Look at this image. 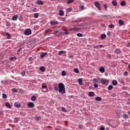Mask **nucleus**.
I'll use <instances>...</instances> for the list:
<instances>
[{
  "label": "nucleus",
  "mask_w": 130,
  "mask_h": 130,
  "mask_svg": "<svg viewBox=\"0 0 130 130\" xmlns=\"http://www.w3.org/2000/svg\"><path fill=\"white\" fill-rule=\"evenodd\" d=\"M59 88L58 92L61 94H64L66 93V88H64V84L62 83H60L58 85Z\"/></svg>",
  "instance_id": "nucleus-1"
},
{
  "label": "nucleus",
  "mask_w": 130,
  "mask_h": 130,
  "mask_svg": "<svg viewBox=\"0 0 130 130\" xmlns=\"http://www.w3.org/2000/svg\"><path fill=\"white\" fill-rule=\"evenodd\" d=\"M31 34H32V31L31 30V29L27 28L24 30V35L28 36L29 35H31Z\"/></svg>",
  "instance_id": "nucleus-2"
},
{
  "label": "nucleus",
  "mask_w": 130,
  "mask_h": 130,
  "mask_svg": "<svg viewBox=\"0 0 130 130\" xmlns=\"http://www.w3.org/2000/svg\"><path fill=\"white\" fill-rule=\"evenodd\" d=\"M94 5L96 8L98 9L99 11H102V9H101V7L100 6V4L98 2H94Z\"/></svg>",
  "instance_id": "nucleus-3"
},
{
  "label": "nucleus",
  "mask_w": 130,
  "mask_h": 130,
  "mask_svg": "<svg viewBox=\"0 0 130 130\" xmlns=\"http://www.w3.org/2000/svg\"><path fill=\"white\" fill-rule=\"evenodd\" d=\"M35 106V105L33 103H32V102H29L27 104V106L29 108H33V107H34Z\"/></svg>",
  "instance_id": "nucleus-4"
},
{
  "label": "nucleus",
  "mask_w": 130,
  "mask_h": 130,
  "mask_svg": "<svg viewBox=\"0 0 130 130\" xmlns=\"http://www.w3.org/2000/svg\"><path fill=\"white\" fill-rule=\"evenodd\" d=\"M58 24V22L57 21H50V25H57Z\"/></svg>",
  "instance_id": "nucleus-5"
},
{
  "label": "nucleus",
  "mask_w": 130,
  "mask_h": 130,
  "mask_svg": "<svg viewBox=\"0 0 130 130\" xmlns=\"http://www.w3.org/2000/svg\"><path fill=\"white\" fill-rule=\"evenodd\" d=\"M45 55H47V52H42L41 54V55H40V58L41 59L43 58L44 57V56H45Z\"/></svg>",
  "instance_id": "nucleus-6"
},
{
  "label": "nucleus",
  "mask_w": 130,
  "mask_h": 130,
  "mask_svg": "<svg viewBox=\"0 0 130 130\" xmlns=\"http://www.w3.org/2000/svg\"><path fill=\"white\" fill-rule=\"evenodd\" d=\"M101 83L103 84V85H105L106 83H107V80L105 79H102L101 80Z\"/></svg>",
  "instance_id": "nucleus-7"
},
{
  "label": "nucleus",
  "mask_w": 130,
  "mask_h": 130,
  "mask_svg": "<svg viewBox=\"0 0 130 130\" xmlns=\"http://www.w3.org/2000/svg\"><path fill=\"white\" fill-rule=\"evenodd\" d=\"M36 4L37 5L42 6L43 5V2L41 1V0H38L36 2Z\"/></svg>",
  "instance_id": "nucleus-8"
},
{
  "label": "nucleus",
  "mask_w": 130,
  "mask_h": 130,
  "mask_svg": "<svg viewBox=\"0 0 130 130\" xmlns=\"http://www.w3.org/2000/svg\"><path fill=\"white\" fill-rule=\"evenodd\" d=\"M100 73H104V72H105V68H104V67H103L100 68Z\"/></svg>",
  "instance_id": "nucleus-9"
},
{
  "label": "nucleus",
  "mask_w": 130,
  "mask_h": 130,
  "mask_svg": "<svg viewBox=\"0 0 130 130\" xmlns=\"http://www.w3.org/2000/svg\"><path fill=\"white\" fill-rule=\"evenodd\" d=\"M94 95H95V93H94V92L93 91H90L88 92V96L89 97H93Z\"/></svg>",
  "instance_id": "nucleus-10"
},
{
  "label": "nucleus",
  "mask_w": 130,
  "mask_h": 130,
  "mask_svg": "<svg viewBox=\"0 0 130 130\" xmlns=\"http://www.w3.org/2000/svg\"><path fill=\"white\" fill-rule=\"evenodd\" d=\"M40 70L41 72H42L43 73L45 72V67L44 66H41L40 67Z\"/></svg>",
  "instance_id": "nucleus-11"
},
{
  "label": "nucleus",
  "mask_w": 130,
  "mask_h": 130,
  "mask_svg": "<svg viewBox=\"0 0 130 130\" xmlns=\"http://www.w3.org/2000/svg\"><path fill=\"white\" fill-rule=\"evenodd\" d=\"M73 30H74V31H78V30H80V28L74 27L71 29H69L68 31H73Z\"/></svg>",
  "instance_id": "nucleus-12"
},
{
  "label": "nucleus",
  "mask_w": 130,
  "mask_h": 130,
  "mask_svg": "<svg viewBox=\"0 0 130 130\" xmlns=\"http://www.w3.org/2000/svg\"><path fill=\"white\" fill-rule=\"evenodd\" d=\"M124 24V22L121 19L119 20V24L120 25V26H123Z\"/></svg>",
  "instance_id": "nucleus-13"
},
{
  "label": "nucleus",
  "mask_w": 130,
  "mask_h": 130,
  "mask_svg": "<svg viewBox=\"0 0 130 130\" xmlns=\"http://www.w3.org/2000/svg\"><path fill=\"white\" fill-rule=\"evenodd\" d=\"M66 13L67 14H69V13L72 12V10H73V8L72 7H70L68 8V9H66Z\"/></svg>",
  "instance_id": "nucleus-14"
},
{
  "label": "nucleus",
  "mask_w": 130,
  "mask_h": 130,
  "mask_svg": "<svg viewBox=\"0 0 130 130\" xmlns=\"http://www.w3.org/2000/svg\"><path fill=\"white\" fill-rule=\"evenodd\" d=\"M95 101H99V102H100L101 100H102V99L100 96H96L95 98Z\"/></svg>",
  "instance_id": "nucleus-15"
},
{
  "label": "nucleus",
  "mask_w": 130,
  "mask_h": 130,
  "mask_svg": "<svg viewBox=\"0 0 130 130\" xmlns=\"http://www.w3.org/2000/svg\"><path fill=\"white\" fill-rule=\"evenodd\" d=\"M112 4L114 7H116V6H117V2L115 0H113L112 2Z\"/></svg>",
  "instance_id": "nucleus-16"
},
{
  "label": "nucleus",
  "mask_w": 130,
  "mask_h": 130,
  "mask_svg": "<svg viewBox=\"0 0 130 130\" xmlns=\"http://www.w3.org/2000/svg\"><path fill=\"white\" fill-rule=\"evenodd\" d=\"M6 36H7V39H11V38H12L11 35H10V33L9 32H6Z\"/></svg>",
  "instance_id": "nucleus-17"
},
{
  "label": "nucleus",
  "mask_w": 130,
  "mask_h": 130,
  "mask_svg": "<svg viewBox=\"0 0 130 130\" xmlns=\"http://www.w3.org/2000/svg\"><path fill=\"white\" fill-rule=\"evenodd\" d=\"M64 15V12H63V10H59V16H63Z\"/></svg>",
  "instance_id": "nucleus-18"
},
{
  "label": "nucleus",
  "mask_w": 130,
  "mask_h": 130,
  "mask_svg": "<svg viewBox=\"0 0 130 130\" xmlns=\"http://www.w3.org/2000/svg\"><path fill=\"white\" fill-rule=\"evenodd\" d=\"M115 52L117 53V54H119L121 52V51L119 49H116Z\"/></svg>",
  "instance_id": "nucleus-19"
},
{
  "label": "nucleus",
  "mask_w": 130,
  "mask_h": 130,
  "mask_svg": "<svg viewBox=\"0 0 130 130\" xmlns=\"http://www.w3.org/2000/svg\"><path fill=\"white\" fill-rule=\"evenodd\" d=\"M5 106H6V107H8V108H12V106H11V104H10V103H6Z\"/></svg>",
  "instance_id": "nucleus-20"
},
{
  "label": "nucleus",
  "mask_w": 130,
  "mask_h": 130,
  "mask_svg": "<svg viewBox=\"0 0 130 130\" xmlns=\"http://www.w3.org/2000/svg\"><path fill=\"white\" fill-rule=\"evenodd\" d=\"M78 83L80 86H82L83 85V80L81 78H79L78 79Z\"/></svg>",
  "instance_id": "nucleus-21"
},
{
  "label": "nucleus",
  "mask_w": 130,
  "mask_h": 130,
  "mask_svg": "<svg viewBox=\"0 0 130 130\" xmlns=\"http://www.w3.org/2000/svg\"><path fill=\"white\" fill-rule=\"evenodd\" d=\"M101 39H105L106 38V35L105 34H103L101 35Z\"/></svg>",
  "instance_id": "nucleus-22"
},
{
  "label": "nucleus",
  "mask_w": 130,
  "mask_h": 130,
  "mask_svg": "<svg viewBox=\"0 0 130 130\" xmlns=\"http://www.w3.org/2000/svg\"><path fill=\"white\" fill-rule=\"evenodd\" d=\"M18 19V15H14L13 17L12 18V21H15Z\"/></svg>",
  "instance_id": "nucleus-23"
},
{
  "label": "nucleus",
  "mask_w": 130,
  "mask_h": 130,
  "mask_svg": "<svg viewBox=\"0 0 130 130\" xmlns=\"http://www.w3.org/2000/svg\"><path fill=\"white\" fill-rule=\"evenodd\" d=\"M64 53H66V51H64L61 50V51H59L58 52L59 55H61L62 54H64Z\"/></svg>",
  "instance_id": "nucleus-24"
},
{
  "label": "nucleus",
  "mask_w": 130,
  "mask_h": 130,
  "mask_svg": "<svg viewBox=\"0 0 130 130\" xmlns=\"http://www.w3.org/2000/svg\"><path fill=\"white\" fill-rule=\"evenodd\" d=\"M36 99H37V97L35 95H32L31 97V100L32 101H36Z\"/></svg>",
  "instance_id": "nucleus-25"
},
{
  "label": "nucleus",
  "mask_w": 130,
  "mask_h": 130,
  "mask_svg": "<svg viewBox=\"0 0 130 130\" xmlns=\"http://www.w3.org/2000/svg\"><path fill=\"white\" fill-rule=\"evenodd\" d=\"M34 17L35 18V19H37V18L39 17V14L38 13H36L34 14Z\"/></svg>",
  "instance_id": "nucleus-26"
},
{
  "label": "nucleus",
  "mask_w": 130,
  "mask_h": 130,
  "mask_svg": "<svg viewBox=\"0 0 130 130\" xmlns=\"http://www.w3.org/2000/svg\"><path fill=\"white\" fill-rule=\"evenodd\" d=\"M74 71L76 74H79L80 73V71H79V69L78 68H75L74 69Z\"/></svg>",
  "instance_id": "nucleus-27"
},
{
  "label": "nucleus",
  "mask_w": 130,
  "mask_h": 130,
  "mask_svg": "<svg viewBox=\"0 0 130 130\" xmlns=\"http://www.w3.org/2000/svg\"><path fill=\"white\" fill-rule=\"evenodd\" d=\"M112 84L113 85V86H116V85H117V81L113 80L112 82Z\"/></svg>",
  "instance_id": "nucleus-28"
},
{
  "label": "nucleus",
  "mask_w": 130,
  "mask_h": 130,
  "mask_svg": "<svg viewBox=\"0 0 130 130\" xmlns=\"http://www.w3.org/2000/svg\"><path fill=\"white\" fill-rule=\"evenodd\" d=\"M112 89H113V86H112V85H110L108 87V89L109 90V91H111V90H112Z\"/></svg>",
  "instance_id": "nucleus-29"
},
{
  "label": "nucleus",
  "mask_w": 130,
  "mask_h": 130,
  "mask_svg": "<svg viewBox=\"0 0 130 130\" xmlns=\"http://www.w3.org/2000/svg\"><path fill=\"white\" fill-rule=\"evenodd\" d=\"M61 109L62 111H63V112H68V110L64 108V107H61Z\"/></svg>",
  "instance_id": "nucleus-30"
},
{
  "label": "nucleus",
  "mask_w": 130,
  "mask_h": 130,
  "mask_svg": "<svg viewBox=\"0 0 130 130\" xmlns=\"http://www.w3.org/2000/svg\"><path fill=\"white\" fill-rule=\"evenodd\" d=\"M121 6H122V7H124V6H125V5H126V3L125 2V1H122L120 3Z\"/></svg>",
  "instance_id": "nucleus-31"
},
{
  "label": "nucleus",
  "mask_w": 130,
  "mask_h": 130,
  "mask_svg": "<svg viewBox=\"0 0 130 130\" xmlns=\"http://www.w3.org/2000/svg\"><path fill=\"white\" fill-rule=\"evenodd\" d=\"M78 127L80 129H83V128H84V125H83V124H80L79 125Z\"/></svg>",
  "instance_id": "nucleus-32"
},
{
  "label": "nucleus",
  "mask_w": 130,
  "mask_h": 130,
  "mask_svg": "<svg viewBox=\"0 0 130 130\" xmlns=\"http://www.w3.org/2000/svg\"><path fill=\"white\" fill-rule=\"evenodd\" d=\"M11 91L13 92V93H16L17 92H18V89L17 88H13Z\"/></svg>",
  "instance_id": "nucleus-33"
},
{
  "label": "nucleus",
  "mask_w": 130,
  "mask_h": 130,
  "mask_svg": "<svg viewBox=\"0 0 130 130\" xmlns=\"http://www.w3.org/2000/svg\"><path fill=\"white\" fill-rule=\"evenodd\" d=\"M67 73H66V71H62L61 73V76L63 77H64V76H66Z\"/></svg>",
  "instance_id": "nucleus-34"
},
{
  "label": "nucleus",
  "mask_w": 130,
  "mask_h": 130,
  "mask_svg": "<svg viewBox=\"0 0 130 130\" xmlns=\"http://www.w3.org/2000/svg\"><path fill=\"white\" fill-rule=\"evenodd\" d=\"M14 106H15L17 108H19L21 107V104H16L14 105Z\"/></svg>",
  "instance_id": "nucleus-35"
},
{
  "label": "nucleus",
  "mask_w": 130,
  "mask_h": 130,
  "mask_svg": "<svg viewBox=\"0 0 130 130\" xmlns=\"http://www.w3.org/2000/svg\"><path fill=\"white\" fill-rule=\"evenodd\" d=\"M123 76H124V77H127V76H128V72L125 71L123 73Z\"/></svg>",
  "instance_id": "nucleus-36"
},
{
  "label": "nucleus",
  "mask_w": 130,
  "mask_h": 130,
  "mask_svg": "<svg viewBox=\"0 0 130 130\" xmlns=\"http://www.w3.org/2000/svg\"><path fill=\"white\" fill-rule=\"evenodd\" d=\"M123 118H124V119H127V118H128V117L127 116V115L125 114L123 115Z\"/></svg>",
  "instance_id": "nucleus-37"
},
{
  "label": "nucleus",
  "mask_w": 130,
  "mask_h": 130,
  "mask_svg": "<svg viewBox=\"0 0 130 130\" xmlns=\"http://www.w3.org/2000/svg\"><path fill=\"white\" fill-rule=\"evenodd\" d=\"M18 121L19 118H18V117L14 118V122H15V123H17V122H18Z\"/></svg>",
  "instance_id": "nucleus-38"
},
{
  "label": "nucleus",
  "mask_w": 130,
  "mask_h": 130,
  "mask_svg": "<svg viewBox=\"0 0 130 130\" xmlns=\"http://www.w3.org/2000/svg\"><path fill=\"white\" fill-rule=\"evenodd\" d=\"M2 97L4 99H6V98H7V97H8V96H7V94L5 93H3L2 94Z\"/></svg>",
  "instance_id": "nucleus-39"
},
{
  "label": "nucleus",
  "mask_w": 130,
  "mask_h": 130,
  "mask_svg": "<svg viewBox=\"0 0 130 130\" xmlns=\"http://www.w3.org/2000/svg\"><path fill=\"white\" fill-rule=\"evenodd\" d=\"M74 1V0H68V1L67 2V4H68V5H70V4H72Z\"/></svg>",
  "instance_id": "nucleus-40"
},
{
  "label": "nucleus",
  "mask_w": 130,
  "mask_h": 130,
  "mask_svg": "<svg viewBox=\"0 0 130 130\" xmlns=\"http://www.w3.org/2000/svg\"><path fill=\"white\" fill-rule=\"evenodd\" d=\"M77 36H78V37H83V34L78 33L77 34Z\"/></svg>",
  "instance_id": "nucleus-41"
},
{
  "label": "nucleus",
  "mask_w": 130,
  "mask_h": 130,
  "mask_svg": "<svg viewBox=\"0 0 130 130\" xmlns=\"http://www.w3.org/2000/svg\"><path fill=\"white\" fill-rule=\"evenodd\" d=\"M47 86H46V85L44 84H42L41 89H47Z\"/></svg>",
  "instance_id": "nucleus-42"
},
{
  "label": "nucleus",
  "mask_w": 130,
  "mask_h": 130,
  "mask_svg": "<svg viewBox=\"0 0 130 130\" xmlns=\"http://www.w3.org/2000/svg\"><path fill=\"white\" fill-rule=\"evenodd\" d=\"M107 17H110V15H104L102 16V18H105Z\"/></svg>",
  "instance_id": "nucleus-43"
},
{
  "label": "nucleus",
  "mask_w": 130,
  "mask_h": 130,
  "mask_svg": "<svg viewBox=\"0 0 130 130\" xmlns=\"http://www.w3.org/2000/svg\"><path fill=\"white\" fill-rule=\"evenodd\" d=\"M35 118L36 120H40V119H41V117H40V116H36Z\"/></svg>",
  "instance_id": "nucleus-44"
},
{
  "label": "nucleus",
  "mask_w": 130,
  "mask_h": 130,
  "mask_svg": "<svg viewBox=\"0 0 130 130\" xmlns=\"http://www.w3.org/2000/svg\"><path fill=\"white\" fill-rule=\"evenodd\" d=\"M109 27H110V28H111V29H112V28H114V24H110L109 25Z\"/></svg>",
  "instance_id": "nucleus-45"
},
{
  "label": "nucleus",
  "mask_w": 130,
  "mask_h": 130,
  "mask_svg": "<svg viewBox=\"0 0 130 130\" xmlns=\"http://www.w3.org/2000/svg\"><path fill=\"white\" fill-rule=\"evenodd\" d=\"M4 85H9V81L8 80H6L4 82Z\"/></svg>",
  "instance_id": "nucleus-46"
},
{
  "label": "nucleus",
  "mask_w": 130,
  "mask_h": 130,
  "mask_svg": "<svg viewBox=\"0 0 130 130\" xmlns=\"http://www.w3.org/2000/svg\"><path fill=\"white\" fill-rule=\"evenodd\" d=\"M104 8L105 11H107V5L106 4L104 5Z\"/></svg>",
  "instance_id": "nucleus-47"
},
{
  "label": "nucleus",
  "mask_w": 130,
  "mask_h": 130,
  "mask_svg": "<svg viewBox=\"0 0 130 130\" xmlns=\"http://www.w3.org/2000/svg\"><path fill=\"white\" fill-rule=\"evenodd\" d=\"M80 9H81L82 11H83V10H84V9H85V6H84V5H81L80 7Z\"/></svg>",
  "instance_id": "nucleus-48"
},
{
  "label": "nucleus",
  "mask_w": 130,
  "mask_h": 130,
  "mask_svg": "<svg viewBox=\"0 0 130 130\" xmlns=\"http://www.w3.org/2000/svg\"><path fill=\"white\" fill-rule=\"evenodd\" d=\"M6 26H7V27H11V23H10L9 22H7Z\"/></svg>",
  "instance_id": "nucleus-49"
},
{
  "label": "nucleus",
  "mask_w": 130,
  "mask_h": 130,
  "mask_svg": "<svg viewBox=\"0 0 130 130\" xmlns=\"http://www.w3.org/2000/svg\"><path fill=\"white\" fill-rule=\"evenodd\" d=\"M21 75H22L23 77L26 75V72L25 71H23L21 72Z\"/></svg>",
  "instance_id": "nucleus-50"
},
{
  "label": "nucleus",
  "mask_w": 130,
  "mask_h": 130,
  "mask_svg": "<svg viewBox=\"0 0 130 130\" xmlns=\"http://www.w3.org/2000/svg\"><path fill=\"white\" fill-rule=\"evenodd\" d=\"M107 35H108V36H109V37H110V36H111V32L108 31Z\"/></svg>",
  "instance_id": "nucleus-51"
},
{
  "label": "nucleus",
  "mask_w": 130,
  "mask_h": 130,
  "mask_svg": "<svg viewBox=\"0 0 130 130\" xmlns=\"http://www.w3.org/2000/svg\"><path fill=\"white\" fill-rule=\"evenodd\" d=\"M28 60L29 61H32V60H33V58L32 57H29L28 58Z\"/></svg>",
  "instance_id": "nucleus-52"
},
{
  "label": "nucleus",
  "mask_w": 130,
  "mask_h": 130,
  "mask_svg": "<svg viewBox=\"0 0 130 130\" xmlns=\"http://www.w3.org/2000/svg\"><path fill=\"white\" fill-rule=\"evenodd\" d=\"M93 86H94V88H95V89H97V88H98V84H97L96 83H95Z\"/></svg>",
  "instance_id": "nucleus-53"
},
{
  "label": "nucleus",
  "mask_w": 130,
  "mask_h": 130,
  "mask_svg": "<svg viewBox=\"0 0 130 130\" xmlns=\"http://www.w3.org/2000/svg\"><path fill=\"white\" fill-rule=\"evenodd\" d=\"M93 82H95V83H98V80L96 79V78H94L93 79Z\"/></svg>",
  "instance_id": "nucleus-54"
},
{
  "label": "nucleus",
  "mask_w": 130,
  "mask_h": 130,
  "mask_svg": "<svg viewBox=\"0 0 130 130\" xmlns=\"http://www.w3.org/2000/svg\"><path fill=\"white\" fill-rule=\"evenodd\" d=\"M100 130H105V127L104 126L101 127Z\"/></svg>",
  "instance_id": "nucleus-55"
},
{
  "label": "nucleus",
  "mask_w": 130,
  "mask_h": 130,
  "mask_svg": "<svg viewBox=\"0 0 130 130\" xmlns=\"http://www.w3.org/2000/svg\"><path fill=\"white\" fill-rule=\"evenodd\" d=\"M120 83L121 84H124V81H123V80H120Z\"/></svg>",
  "instance_id": "nucleus-56"
},
{
  "label": "nucleus",
  "mask_w": 130,
  "mask_h": 130,
  "mask_svg": "<svg viewBox=\"0 0 130 130\" xmlns=\"http://www.w3.org/2000/svg\"><path fill=\"white\" fill-rule=\"evenodd\" d=\"M54 90H55V91H58V88H57V87H54Z\"/></svg>",
  "instance_id": "nucleus-57"
},
{
  "label": "nucleus",
  "mask_w": 130,
  "mask_h": 130,
  "mask_svg": "<svg viewBox=\"0 0 130 130\" xmlns=\"http://www.w3.org/2000/svg\"><path fill=\"white\" fill-rule=\"evenodd\" d=\"M107 57H109V58H111V54H108Z\"/></svg>",
  "instance_id": "nucleus-58"
},
{
  "label": "nucleus",
  "mask_w": 130,
  "mask_h": 130,
  "mask_svg": "<svg viewBox=\"0 0 130 130\" xmlns=\"http://www.w3.org/2000/svg\"><path fill=\"white\" fill-rule=\"evenodd\" d=\"M64 34L65 35H68V34H69V31H65V32H64Z\"/></svg>",
  "instance_id": "nucleus-59"
},
{
  "label": "nucleus",
  "mask_w": 130,
  "mask_h": 130,
  "mask_svg": "<svg viewBox=\"0 0 130 130\" xmlns=\"http://www.w3.org/2000/svg\"><path fill=\"white\" fill-rule=\"evenodd\" d=\"M61 20H62V21L63 22H65L66 19V18L63 17V18H62Z\"/></svg>",
  "instance_id": "nucleus-60"
},
{
  "label": "nucleus",
  "mask_w": 130,
  "mask_h": 130,
  "mask_svg": "<svg viewBox=\"0 0 130 130\" xmlns=\"http://www.w3.org/2000/svg\"><path fill=\"white\" fill-rule=\"evenodd\" d=\"M82 19H80L79 20H77L75 21L76 23H80V22H81Z\"/></svg>",
  "instance_id": "nucleus-61"
},
{
  "label": "nucleus",
  "mask_w": 130,
  "mask_h": 130,
  "mask_svg": "<svg viewBox=\"0 0 130 130\" xmlns=\"http://www.w3.org/2000/svg\"><path fill=\"white\" fill-rule=\"evenodd\" d=\"M58 31L59 30H56V31H54L53 33V34H56V33H58Z\"/></svg>",
  "instance_id": "nucleus-62"
},
{
  "label": "nucleus",
  "mask_w": 130,
  "mask_h": 130,
  "mask_svg": "<svg viewBox=\"0 0 130 130\" xmlns=\"http://www.w3.org/2000/svg\"><path fill=\"white\" fill-rule=\"evenodd\" d=\"M99 45H96V46H95L94 47H93V48H99Z\"/></svg>",
  "instance_id": "nucleus-63"
},
{
  "label": "nucleus",
  "mask_w": 130,
  "mask_h": 130,
  "mask_svg": "<svg viewBox=\"0 0 130 130\" xmlns=\"http://www.w3.org/2000/svg\"><path fill=\"white\" fill-rule=\"evenodd\" d=\"M126 45L127 47H130V43H128Z\"/></svg>",
  "instance_id": "nucleus-64"
}]
</instances>
